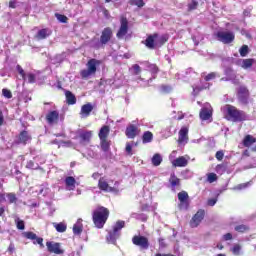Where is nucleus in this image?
I'll list each match as a JSON object with an SVG mask.
<instances>
[{
    "label": "nucleus",
    "mask_w": 256,
    "mask_h": 256,
    "mask_svg": "<svg viewBox=\"0 0 256 256\" xmlns=\"http://www.w3.org/2000/svg\"><path fill=\"white\" fill-rule=\"evenodd\" d=\"M109 210L104 206H99L92 213V221L97 229H103L107 219H109Z\"/></svg>",
    "instance_id": "nucleus-1"
},
{
    "label": "nucleus",
    "mask_w": 256,
    "mask_h": 256,
    "mask_svg": "<svg viewBox=\"0 0 256 256\" xmlns=\"http://www.w3.org/2000/svg\"><path fill=\"white\" fill-rule=\"evenodd\" d=\"M227 121H233L234 123H241L247 121V114L243 110L237 109L233 105H226V116Z\"/></svg>",
    "instance_id": "nucleus-2"
},
{
    "label": "nucleus",
    "mask_w": 256,
    "mask_h": 256,
    "mask_svg": "<svg viewBox=\"0 0 256 256\" xmlns=\"http://www.w3.org/2000/svg\"><path fill=\"white\" fill-rule=\"evenodd\" d=\"M99 65H101V60H97L95 58L88 60L86 64L87 69L80 71V77H82V79H89L91 75H95V73H97V67H99Z\"/></svg>",
    "instance_id": "nucleus-3"
},
{
    "label": "nucleus",
    "mask_w": 256,
    "mask_h": 256,
    "mask_svg": "<svg viewBox=\"0 0 256 256\" xmlns=\"http://www.w3.org/2000/svg\"><path fill=\"white\" fill-rule=\"evenodd\" d=\"M125 227V221L118 220L115 225L113 226V229L108 232V235L106 236L107 243H112V245H115L117 243L118 237L121 235V229Z\"/></svg>",
    "instance_id": "nucleus-4"
},
{
    "label": "nucleus",
    "mask_w": 256,
    "mask_h": 256,
    "mask_svg": "<svg viewBox=\"0 0 256 256\" xmlns=\"http://www.w3.org/2000/svg\"><path fill=\"white\" fill-rule=\"evenodd\" d=\"M251 96V93L249 92V88L245 85H241L237 88V99L239 103L242 105H248L249 104V97Z\"/></svg>",
    "instance_id": "nucleus-5"
},
{
    "label": "nucleus",
    "mask_w": 256,
    "mask_h": 256,
    "mask_svg": "<svg viewBox=\"0 0 256 256\" xmlns=\"http://www.w3.org/2000/svg\"><path fill=\"white\" fill-rule=\"evenodd\" d=\"M129 33V20L124 15L120 16V27L116 33L117 39H123Z\"/></svg>",
    "instance_id": "nucleus-6"
},
{
    "label": "nucleus",
    "mask_w": 256,
    "mask_h": 256,
    "mask_svg": "<svg viewBox=\"0 0 256 256\" xmlns=\"http://www.w3.org/2000/svg\"><path fill=\"white\" fill-rule=\"evenodd\" d=\"M178 207L181 211H187V209H189V193H187V191L182 190L181 192L178 193Z\"/></svg>",
    "instance_id": "nucleus-7"
},
{
    "label": "nucleus",
    "mask_w": 256,
    "mask_h": 256,
    "mask_svg": "<svg viewBox=\"0 0 256 256\" xmlns=\"http://www.w3.org/2000/svg\"><path fill=\"white\" fill-rule=\"evenodd\" d=\"M216 37L218 41L224 45H229V43H233L235 41V34L233 32L219 31L217 32Z\"/></svg>",
    "instance_id": "nucleus-8"
},
{
    "label": "nucleus",
    "mask_w": 256,
    "mask_h": 256,
    "mask_svg": "<svg viewBox=\"0 0 256 256\" xmlns=\"http://www.w3.org/2000/svg\"><path fill=\"white\" fill-rule=\"evenodd\" d=\"M46 247L48 253H53L54 255H63V253H65V250L61 248V243L59 242L47 241Z\"/></svg>",
    "instance_id": "nucleus-9"
},
{
    "label": "nucleus",
    "mask_w": 256,
    "mask_h": 256,
    "mask_svg": "<svg viewBox=\"0 0 256 256\" xmlns=\"http://www.w3.org/2000/svg\"><path fill=\"white\" fill-rule=\"evenodd\" d=\"M22 235L23 237H25V239H29L30 241H32L33 245H39L40 249H43L45 247V245L43 244V238L37 236L35 232L27 231L22 233Z\"/></svg>",
    "instance_id": "nucleus-10"
},
{
    "label": "nucleus",
    "mask_w": 256,
    "mask_h": 256,
    "mask_svg": "<svg viewBox=\"0 0 256 256\" xmlns=\"http://www.w3.org/2000/svg\"><path fill=\"white\" fill-rule=\"evenodd\" d=\"M133 245L140 247V249H149V238L141 235H135L132 237Z\"/></svg>",
    "instance_id": "nucleus-11"
},
{
    "label": "nucleus",
    "mask_w": 256,
    "mask_h": 256,
    "mask_svg": "<svg viewBox=\"0 0 256 256\" xmlns=\"http://www.w3.org/2000/svg\"><path fill=\"white\" fill-rule=\"evenodd\" d=\"M113 39V29L111 27H106L102 30L100 35V44L105 47Z\"/></svg>",
    "instance_id": "nucleus-12"
},
{
    "label": "nucleus",
    "mask_w": 256,
    "mask_h": 256,
    "mask_svg": "<svg viewBox=\"0 0 256 256\" xmlns=\"http://www.w3.org/2000/svg\"><path fill=\"white\" fill-rule=\"evenodd\" d=\"M205 219V210L199 209L190 220V227L195 229Z\"/></svg>",
    "instance_id": "nucleus-13"
},
{
    "label": "nucleus",
    "mask_w": 256,
    "mask_h": 256,
    "mask_svg": "<svg viewBox=\"0 0 256 256\" xmlns=\"http://www.w3.org/2000/svg\"><path fill=\"white\" fill-rule=\"evenodd\" d=\"M157 39H159V33H153L147 36L146 40L144 41L145 47L147 49H155L157 46Z\"/></svg>",
    "instance_id": "nucleus-14"
},
{
    "label": "nucleus",
    "mask_w": 256,
    "mask_h": 256,
    "mask_svg": "<svg viewBox=\"0 0 256 256\" xmlns=\"http://www.w3.org/2000/svg\"><path fill=\"white\" fill-rule=\"evenodd\" d=\"M189 141V127L183 126L178 132V143L183 145V143H188Z\"/></svg>",
    "instance_id": "nucleus-15"
},
{
    "label": "nucleus",
    "mask_w": 256,
    "mask_h": 256,
    "mask_svg": "<svg viewBox=\"0 0 256 256\" xmlns=\"http://www.w3.org/2000/svg\"><path fill=\"white\" fill-rule=\"evenodd\" d=\"M17 139H18L17 141L18 145H27V143H30L33 137L31 136V134H29V131L22 130L19 133Z\"/></svg>",
    "instance_id": "nucleus-16"
},
{
    "label": "nucleus",
    "mask_w": 256,
    "mask_h": 256,
    "mask_svg": "<svg viewBox=\"0 0 256 256\" xmlns=\"http://www.w3.org/2000/svg\"><path fill=\"white\" fill-rule=\"evenodd\" d=\"M48 125H55L59 123V111L52 110L46 114L45 117Z\"/></svg>",
    "instance_id": "nucleus-17"
},
{
    "label": "nucleus",
    "mask_w": 256,
    "mask_h": 256,
    "mask_svg": "<svg viewBox=\"0 0 256 256\" xmlns=\"http://www.w3.org/2000/svg\"><path fill=\"white\" fill-rule=\"evenodd\" d=\"M139 133L137 126L130 124L125 131V135L128 139H135Z\"/></svg>",
    "instance_id": "nucleus-18"
},
{
    "label": "nucleus",
    "mask_w": 256,
    "mask_h": 256,
    "mask_svg": "<svg viewBox=\"0 0 256 256\" xmlns=\"http://www.w3.org/2000/svg\"><path fill=\"white\" fill-rule=\"evenodd\" d=\"M168 183L170 185L171 191H175L176 187H181V179H179V177H177L175 173H172L170 175Z\"/></svg>",
    "instance_id": "nucleus-19"
},
{
    "label": "nucleus",
    "mask_w": 256,
    "mask_h": 256,
    "mask_svg": "<svg viewBox=\"0 0 256 256\" xmlns=\"http://www.w3.org/2000/svg\"><path fill=\"white\" fill-rule=\"evenodd\" d=\"M52 33L53 32L51 31V29L43 28L37 32L35 37L38 39V41H41L43 39H47V37H51Z\"/></svg>",
    "instance_id": "nucleus-20"
},
{
    "label": "nucleus",
    "mask_w": 256,
    "mask_h": 256,
    "mask_svg": "<svg viewBox=\"0 0 256 256\" xmlns=\"http://www.w3.org/2000/svg\"><path fill=\"white\" fill-rule=\"evenodd\" d=\"M109 133H111V127H109V125H104L100 128L98 137L100 140L108 139Z\"/></svg>",
    "instance_id": "nucleus-21"
},
{
    "label": "nucleus",
    "mask_w": 256,
    "mask_h": 256,
    "mask_svg": "<svg viewBox=\"0 0 256 256\" xmlns=\"http://www.w3.org/2000/svg\"><path fill=\"white\" fill-rule=\"evenodd\" d=\"M255 143H256V138L251 134H247L242 140L243 147H247V148L255 145Z\"/></svg>",
    "instance_id": "nucleus-22"
},
{
    "label": "nucleus",
    "mask_w": 256,
    "mask_h": 256,
    "mask_svg": "<svg viewBox=\"0 0 256 256\" xmlns=\"http://www.w3.org/2000/svg\"><path fill=\"white\" fill-rule=\"evenodd\" d=\"M199 115L202 121H209L213 117V112L209 108H202Z\"/></svg>",
    "instance_id": "nucleus-23"
},
{
    "label": "nucleus",
    "mask_w": 256,
    "mask_h": 256,
    "mask_svg": "<svg viewBox=\"0 0 256 256\" xmlns=\"http://www.w3.org/2000/svg\"><path fill=\"white\" fill-rule=\"evenodd\" d=\"M92 111L93 105H91V103H87L81 107L80 115H82V117H89Z\"/></svg>",
    "instance_id": "nucleus-24"
},
{
    "label": "nucleus",
    "mask_w": 256,
    "mask_h": 256,
    "mask_svg": "<svg viewBox=\"0 0 256 256\" xmlns=\"http://www.w3.org/2000/svg\"><path fill=\"white\" fill-rule=\"evenodd\" d=\"M98 188L100 191H113V187L109 186V183L105 181L104 177H101L98 181Z\"/></svg>",
    "instance_id": "nucleus-25"
},
{
    "label": "nucleus",
    "mask_w": 256,
    "mask_h": 256,
    "mask_svg": "<svg viewBox=\"0 0 256 256\" xmlns=\"http://www.w3.org/2000/svg\"><path fill=\"white\" fill-rule=\"evenodd\" d=\"M100 149L103 151V153H109L111 151V140H100Z\"/></svg>",
    "instance_id": "nucleus-26"
},
{
    "label": "nucleus",
    "mask_w": 256,
    "mask_h": 256,
    "mask_svg": "<svg viewBox=\"0 0 256 256\" xmlns=\"http://www.w3.org/2000/svg\"><path fill=\"white\" fill-rule=\"evenodd\" d=\"M65 97L67 105H75V103H77V97H75V94H73V92L66 90Z\"/></svg>",
    "instance_id": "nucleus-27"
},
{
    "label": "nucleus",
    "mask_w": 256,
    "mask_h": 256,
    "mask_svg": "<svg viewBox=\"0 0 256 256\" xmlns=\"http://www.w3.org/2000/svg\"><path fill=\"white\" fill-rule=\"evenodd\" d=\"M75 183H77V180L73 176H68L65 178V185L69 189V191L75 190Z\"/></svg>",
    "instance_id": "nucleus-28"
},
{
    "label": "nucleus",
    "mask_w": 256,
    "mask_h": 256,
    "mask_svg": "<svg viewBox=\"0 0 256 256\" xmlns=\"http://www.w3.org/2000/svg\"><path fill=\"white\" fill-rule=\"evenodd\" d=\"M189 161L185 157L180 156L173 161L174 167H187Z\"/></svg>",
    "instance_id": "nucleus-29"
},
{
    "label": "nucleus",
    "mask_w": 256,
    "mask_h": 256,
    "mask_svg": "<svg viewBox=\"0 0 256 256\" xmlns=\"http://www.w3.org/2000/svg\"><path fill=\"white\" fill-rule=\"evenodd\" d=\"M153 141V132L145 131L142 135V143L145 145Z\"/></svg>",
    "instance_id": "nucleus-30"
},
{
    "label": "nucleus",
    "mask_w": 256,
    "mask_h": 256,
    "mask_svg": "<svg viewBox=\"0 0 256 256\" xmlns=\"http://www.w3.org/2000/svg\"><path fill=\"white\" fill-rule=\"evenodd\" d=\"M167 41H169V35L164 34L160 37L158 36V38L156 39V45L157 47H163V45H165Z\"/></svg>",
    "instance_id": "nucleus-31"
},
{
    "label": "nucleus",
    "mask_w": 256,
    "mask_h": 256,
    "mask_svg": "<svg viewBox=\"0 0 256 256\" xmlns=\"http://www.w3.org/2000/svg\"><path fill=\"white\" fill-rule=\"evenodd\" d=\"M161 163H163V157H161V154H154L152 157V165H154V167H159Z\"/></svg>",
    "instance_id": "nucleus-32"
},
{
    "label": "nucleus",
    "mask_w": 256,
    "mask_h": 256,
    "mask_svg": "<svg viewBox=\"0 0 256 256\" xmlns=\"http://www.w3.org/2000/svg\"><path fill=\"white\" fill-rule=\"evenodd\" d=\"M73 233L74 235H81L83 233V223L81 221L73 225Z\"/></svg>",
    "instance_id": "nucleus-33"
},
{
    "label": "nucleus",
    "mask_w": 256,
    "mask_h": 256,
    "mask_svg": "<svg viewBox=\"0 0 256 256\" xmlns=\"http://www.w3.org/2000/svg\"><path fill=\"white\" fill-rule=\"evenodd\" d=\"M253 63H255V59L253 58L244 59L242 61V69H251V67H253Z\"/></svg>",
    "instance_id": "nucleus-34"
},
{
    "label": "nucleus",
    "mask_w": 256,
    "mask_h": 256,
    "mask_svg": "<svg viewBox=\"0 0 256 256\" xmlns=\"http://www.w3.org/2000/svg\"><path fill=\"white\" fill-rule=\"evenodd\" d=\"M91 137H93V133H91V131H86L80 134V139L87 143L91 141Z\"/></svg>",
    "instance_id": "nucleus-35"
},
{
    "label": "nucleus",
    "mask_w": 256,
    "mask_h": 256,
    "mask_svg": "<svg viewBox=\"0 0 256 256\" xmlns=\"http://www.w3.org/2000/svg\"><path fill=\"white\" fill-rule=\"evenodd\" d=\"M54 227L58 233H65L67 231V225L63 222L54 224Z\"/></svg>",
    "instance_id": "nucleus-36"
},
{
    "label": "nucleus",
    "mask_w": 256,
    "mask_h": 256,
    "mask_svg": "<svg viewBox=\"0 0 256 256\" xmlns=\"http://www.w3.org/2000/svg\"><path fill=\"white\" fill-rule=\"evenodd\" d=\"M129 5L132 7H145V2L143 0H129Z\"/></svg>",
    "instance_id": "nucleus-37"
},
{
    "label": "nucleus",
    "mask_w": 256,
    "mask_h": 256,
    "mask_svg": "<svg viewBox=\"0 0 256 256\" xmlns=\"http://www.w3.org/2000/svg\"><path fill=\"white\" fill-rule=\"evenodd\" d=\"M160 91H161V93H164V95H167V94L171 93V91H173V87H171V85L162 84L160 86Z\"/></svg>",
    "instance_id": "nucleus-38"
},
{
    "label": "nucleus",
    "mask_w": 256,
    "mask_h": 256,
    "mask_svg": "<svg viewBox=\"0 0 256 256\" xmlns=\"http://www.w3.org/2000/svg\"><path fill=\"white\" fill-rule=\"evenodd\" d=\"M15 225L17 227V229H19L20 231H24L25 229V221L21 220L19 217L15 218Z\"/></svg>",
    "instance_id": "nucleus-39"
},
{
    "label": "nucleus",
    "mask_w": 256,
    "mask_h": 256,
    "mask_svg": "<svg viewBox=\"0 0 256 256\" xmlns=\"http://www.w3.org/2000/svg\"><path fill=\"white\" fill-rule=\"evenodd\" d=\"M6 197L10 205H12L13 203H17V195L15 193H6Z\"/></svg>",
    "instance_id": "nucleus-40"
},
{
    "label": "nucleus",
    "mask_w": 256,
    "mask_h": 256,
    "mask_svg": "<svg viewBox=\"0 0 256 256\" xmlns=\"http://www.w3.org/2000/svg\"><path fill=\"white\" fill-rule=\"evenodd\" d=\"M235 231H237V233H247V231H249V226L245 224L235 226Z\"/></svg>",
    "instance_id": "nucleus-41"
},
{
    "label": "nucleus",
    "mask_w": 256,
    "mask_h": 256,
    "mask_svg": "<svg viewBox=\"0 0 256 256\" xmlns=\"http://www.w3.org/2000/svg\"><path fill=\"white\" fill-rule=\"evenodd\" d=\"M188 11H195L197 7H199V2L197 0H191L190 3L187 5Z\"/></svg>",
    "instance_id": "nucleus-42"
},
{
    "label": "nucleus",
    "mask_w": 256,
    "mask_h": 256,
    "mask_svg": "<svg viewBox=\"0 0 256 256\" xmlns=\"http://www.w3.org/2000/svg\"><path fill=\"white\" fill-rule=\"evenodd\" d=\"M239 53L241 57H247V55H249V46L247 45H243L240 49H239Z\"/></svg>",
    "instance_id": "nucleus-43"
},
{
    "label": "nucleus",
    "mask_w": 256,
    "mask_h": 256,
    "mask_svg": "<svg viewBox=\"0 0 256 256\" xmlns=\"http://www.w3.org/2000/svg\"><path fill=\"white\" fill-rule=\"evenodd\" d=\"M2 95H3V97H5V99H12L13 98V93L11 92V90H9L7 88L2 89Z\"/></svg>",
    "instance_id": "nucleus-44"
},
{
    "label": "nucleus",
    "mask_w": 256,
    "mask_h": 256,
    "mask_svg": "<svg viewBox=\"0 0 256 256\" xmlns=\"http://www.w3.org/2000/svg\"><path fill=\"white\" fill-rule=\"evenodd\" d=\"M16 69H17L19 75H21L22 79L24 81H27V75L25 74V70H23V67H21V65H17Z\"/></svg>",
    "instance_id": "nucleus-45"
},
{
    "label": "nucleus",
    "mask_w": 256,
    "mask_h": 256,
    "mask_svg": "<svg viewBox=\"0 0 256 256\" xmlns=\"http://www.w3.org/2000/svg\"><path fill=\"white\" fill-rule=\"evenodd\" d=\"M132 71L133 75H141V66L139 64L132 65Z\"/></svg>",
    "instance_id": "nucleus-46"
},
{
    "label": "nucleus",
    "mask_w": 256,
    "mask_h": 256,
    "mask_svg": "<svg viewBox=\"0 0 256 256\" xmlns=\"http://www.w3.org/2000/svg\"><path fill=\"white\" fill-rule=\"evenodd\" d=\"M218 177H217V174L215 173H209L207 175V181L208 183H215V181H217Z\"/></svg>",
    "instance_id": "nucleus-47"
},
{
    "label": "nucleus",
    "mask_w": 256,
    "mask_h": 256,
    "mask_svg": "<svg viewBox=\"0 0 256 256\" xmlns=\"http://www.w3.org/2000/svg\"><path fill=\"white\" fill-rule=\"evenodd\" d=\"M55 17L58 19L60 23H67L69 21V18L63 14H55Z\"/></svg>",
    "instance_id": "nucleus-48"
},
{
    "label": "nucleus",
    "mask_w": 256,
    "mask_h": 256,
    "mask_svg": "<svg viewBox=\"0 0 256 256\" xmlns=\"http://www.w3.org/2000/svg\"><path fill=\"white\" fill-rule=\"evenodd\" d=\"M232 253H233V255H241V245L235 244L232 247Z\"/></svg>",
    "instance_id": "nucleus-49"
},
{
    "label": "nucleus",
    "mask_w": 256,
    "mask_h": 256,
    "mask_svg": "<svg viewBox=\"0 0 256 256\" xmlns=\"http://www.w3.org/2000/svg\"><path fill=\"white\" fill-rule=\"evenodd\" d=\"M215 157L217 161H223V157H225V152H223V150H219L216 152Z\"/></svg>",
    "instance_id": "nucleus-50"
},
{
    "label": "nucleus",
    "mask_w": 256,
    "mask_h": 256,
    "mask_svg": "<svg viewBox=\"0 0 256 256\" xmlns=\"http://www.w3.org/2000/svg\"><path fill=\"white\" fill-rule=\"evenodd\" d=\"M216 171H217V173H219L220 171H222V173H224V171H227V164H218L216 166Z\"/></svg>",
    "instance_id": "nucleus-51"
},
{
    "label": "nucleus",
    "mask_w": 256,
    "mask_h": 256,
    "mask_svg": "<svg viewBox=\"0 0 256 256\" xmlns=\"http://www.w3.org/2000/svg\"><path fill=\"white\" fill-rule=\"evenodd\" d=\"M27 79H28V83L33 84V83H35L37 77L33 73H28Z\"/></svg>",
    "instance_id": "nucleus-52"
},
{
    "label": "nucleus",
    "mask_w": 256,
    "mask_h": 256,
    "mask_svg": "<svg viewBox=\"0 0 256 256\" xmlns=\"http://www.w3.org/2000/svg\"><path fill=\"white\" fill-rule=\"evenodd\" d=\"M217 77V73L211 72L208 75L205 76V81H212V79H215Z\"/></svg>",
    "instance_id": "nucleus-53"
},
{
    "label": "nucleus",
    "mask_w": 256,
    "mask_h": 256,
    "mask_svg": "<svg viewBox=\"0 0 256 256\" xmlns=\"http://www.w3.org/2000/svg\"><path fill=\"white\" fill-rule=\"evenodd\" d=\"M249 185H251V183L246 182V183H242L236 186V189H238V191H241L243 189H247V187H249Z\"/></svg>",
    "instance_id": "nucleus-54"
},
{
    "label": "nucleus",
    "mask_w": 256,
    "mask_h": 256,
    "mask_svg": "<svg viewBox=\"0 0 256 256\" xmlns=\"http://www.w3.org/2000/svg\"><path fill=\"white\" fill-rule=\"evenodd\" d=\"M149 69H150L151 73H154V74L159 73V67H157V65H155V64H151L149 66Z\"/></svg>",
    "instance_id": "nucleus-55"
},
{
    "label": "nucleus",
    "mask_w": 256,
    "mask_h": 256,
    "mask_svg": "<svg viewBox=\"0 0 256 256\" xmlns=\"http://www.w3.org/2000/svg\"><path fill=\"white\" fill-rule=\"evenodd\" d=\"M222 238H223V241H231V240H233V234L226 233V234L223 235Z\"/></svg>",
    "instance_id": "nucleus-56"
},
{
    "label": "nucleus",
    "mask_w": 256,
    "mask_h": 256,
    "mask_svg": "<svg viewBox=\"0 0 256 256\" xmlns=\"http://www.w3.org/2000/svg\"><path fill=\"white\" fill-rule=\"evenodd\" d=\"M7 201V193H0V205Z\"/></svg>",
    "instance_id": "nucleus-57"
},
{
    "label": "nucleus",
    "mask_w": 256,
    "mask_h": 256,
    "mask_svg": "<svg viewBox=\"0 0 256 256\" xmlns=\"http://www.w3.org/2000/svg\"><path fill=\"white\" fill-rule=\"evenodd\" d=\"M203 87H201V86H196V87H194L193 88V93H194V95H199V93H201V91H203Z\"/></svg>",
    "instance_id": "nucleus-58"
},
{
    "label": "nucleus",
    "mask_w": 256,
    "mask_h": 256,
    "mask_svg": "<svg viewBox=\"0 0 256 256\" xmlns=\"http://www.w3.org/2000/svg\"><path fill=\"white\" fill-rule=\"evenodd\" d=\"M217 203V199L216 198H211L208 199L207 201V205H209V207H214V205Z\"/></svg>",
    "instance_id": "nucleus-59"
},
{
    "label": "nucleus",
    "mask_w": 256,
    "mask_h": 256,
    "mask_svg": "<svg viewBox=\"0 0 256 256\" xmlns=\"http://www.w3.org/2000/svg\"><path fill=\"white\" fill-rule=\"evenodd\" d=\"M9 8L10 9H17V0H10L9 1Z\"/></svg>",
    "instance_id": "nucleus-60"
},
{
    "label": "nucleus",
    "mask_w": 256,
    "mask_h": 256,
    "mask_svg": "<svg viewBox=\"0 0 256 256\" xmlns=\"http://www.w3.org/2000/svg\"><path fill=\"white\" fill-rule=\"evenodd\" d=\"M8 253L10 255H13V253H15V244L11 243L8 247Z\"/></svg>",
    "instance_id": "nucleus-61"
},
{
    "label": "nucleus",
    "mask_w": 256,
    "mask_h": 256,
    "mask_svg": "<svg viewBox=\"0 0 256 256\" xmlns=\"http://www.w3.org/2000/svg\"><path fill=\"white\" fill-rule=\"evenodd\" d=\"M126 153H128L129 155H133V147L131 146V144L126 145Z\"/></svg>",
    "instance_id": "nucleus-62"
},
{
    "label": "nucleus",
    "mask_w": 256,
    "mask_h": 256,
    "mask_svg": "<svg viewBox=\"0 0 256 256\" xmlns=\"http://www.w3.org/2000/svg\"><path fill=\"white\" fill-rule=\"evenodd\" d=\"M102 12H103L104 17H106V19H109V17H111L109 10H107L106 8H103Z\"/></svg>",
    "instance_id": "nucleus-63"
},
{
    "label": "nucleus",
    "mask_w": 256,
    "mask_h": 256,
    "mask_svg": "<svg viewBox=\"0 0 256 256\" xmlns=\"http://www.w3.org/2000/svg\"><path fill=\"white\" fill-rule=\"evenodd\" d=\"M158 243H159L160 247H167V245L165 244V239H163V238H159Z\"/></svg>",
    "instance_id": "nucleus-64"
}]
</instances>
